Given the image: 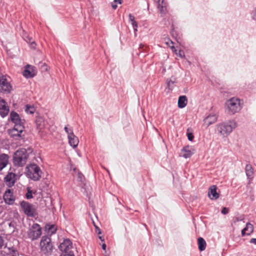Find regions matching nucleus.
Masks as SVG:
<instances>
[{
    "mask_svg": "<svg viewBox=\"0 0 256 256\" xmlns=\"http://www.w3.org/2000/svg\"><path fill=\"white\" fill-rule=\"evenodd\" d=\"M20 206L24 213L28 216H34L36 214V207L34 205L28 202L22 201L20 202Z\"/></svg>",
    "mask_w": 256,
    "mask_h": 256,
    "instance_id": "0eeeda50",
    "label": "nucleus"
},
{
    "mask_svg": "<svg viewBox=\"0 0 256 256\" xmlns=\"http://www.w3.org/2000/svg\"><path fill=\"white\" fill-rule=\"evenodd\" d=\"M168 4L164 0H162L161 2L158 3V8L162 16L166 15L168 13Z\"/></svg>",
    "mask_w": 256,
    "mask_h": 256,
    "instance_id": "f3484780",
    "label": "nucleus"
},
{
    "mask_svg": "<svg viewBox=\"0 0 256 256\" xmlns=\"http://www.w3.org/2000/svg\"><path fill=\"white\" fill-rule=\"evenodd\" d=\"M180 58L184 56V52L182 50H179L178 53L177 54Z\"/></svg>",
    "mask_w": 256,
    "mask_h": 256,
    "instance_id": "ea45409f",
    "label": "nucleus"
},
{
    "mask_svg": "<svg viewBox=\"0 0 256 256\" xmlns=\"http://www.w3.org/2000/svg\"><path fill=\"white\" fill-rule=\"evenodd\" d=\"M28 154L24 148H20L16 150L13 156V163L15 166H23L27 162Z\"/></svg>",
    "mask_w": 256,
    "mask_h": 256,
    "instance_id": "f03ea898",
    "label": "nucleus"
},
{
    "mask_svg": "<svg viewBox=\"0 0 256 256\" xmlns=\"http://www.w3.org/2000/svg\"><path fill=\"white\" fill-rule=\"evenodd\" d=\"M10 117L12 121L14 124V125L24 126V120L20 118L19 115L16 112H12L10 113Z\"/></svg>",
    "mask_w": 256,
    "mask_h": 256,
    "instance_id": "2eb2a0df",
    "label": "nucleus"
},
{
    "mask_svg": "<svg viewBox=\"0 0 256 256\" xmlns=\"http://www.w3.org/2000/svg\"><path fill=\"white\" fill-rule=\"evenodd\" d=\"M228 212V210L226 208H224L222 210V213L224 214H226Z\"/></svg>",
    "mask_w": 256,
    "mask_h": 256,
    "instance_id": "c9c22d12",
    "label": "nucleus"
},
{
    "mask_svg": "<svg viewBox=\"0 0 256 256\" xmlns=\"http://www.w3.org/2000/svg\"><path fill=\"white\" fill-rule=\"evenodd\" d=\"M2 244H3V240L0 237V248H1L2 246Z\"/></svg>",
    "mask_w": 256,
    "mask_h": 256,
    "instance_id": "c03bdc74",
    "label": "nucleus"
},
{
    "mask_svg": "<svg viewBox=\"0 0 256 256\" xmlns=\"http://www.w3.org/2000/svg\"><path fill=\"white\" fill-rule=\"evenodd\" d=\"M16 174L12 172H8L4 178L6 184L10 187L14 185L16 180Z\"/></svg>",
    "mask_w": 256,
    "mask_h": 256,
    "instance_id": "f8f14e48",
    "label": "nucleus"
},
{
    "mask_svg": "<svg viewBox=\"0 0 256 256\" xmlns=\"http://www.w3.org/2000/svg\"><path fill=\"white\" fill-rule=\"evenodd\" d=\"M158 0V3L161 2L160 0Z\"/></svg>",
    "mask_w": 256,
    "mask_h": 256,
    "instance_id": "864d4df0",
    "label": "nucleus"
},
{
    "mask_svg": "<svg viewBox=\"0 0 256 256\" xmlns=\"http://www.w3.org/2000/svg\"><path fill=\"white\" fill-rule=\"evenodd\" d=\"M12 86L5 76H0V91L8 93L12 90Z\"/></svg>",
    "mask_w": 256,
    "mask_h": 256,
    "instance_id": "1a4fd4ad",
    "label": "nucleus"
},
{
    "mask_svg": "<svg viewBox=\"0 0 256 256\" xmlns=\"http://www.w3.org/2000/svg\"><path fill=\"white\" fill-rule=\"evenodd\" d=\"M250 242L256 245V238H253L250 239Z\"/></svg>",
    "mask_w": 256,
    "mask_h": 256,
    "instance_id": "a19ab883",
    "label": "nucleus"
},
{
    "mask_svg": "<svg viewBox=\"0 0 256 256\" xmlns=\"http://www.w3.org/2000/svg\"><path fill=\"white\" fill-rule=\"evenodd\" d=\"M99 238L102 240V241H104V240L102 238V236H99Z\"/></svg>",
    "mask_w": 256,
    "mask_h": 256,
    "instance_id": "3c124183",
    "label": "nucleus"
},
{
    "mask_svg": "<svg viewBox=\"0 0 256 256\" xmlns=\"http://www.w3.org/2000/svg\"><path fill=\"white\" fill-rule=\"evenodd\" d=\"M25 111L28 114H32L34 113V108L33 106L26 105Z\"/></svg>",
    "mask_w": 256,
    "mask_h": 256,
    "instance_id": "c85d7f7f",
    "label": "nucleus"
},
{
    "mask_svg": "<svg viewBox=\"0 0 256 256\" xmlns=\"http://www.w3.org/2000/svg\"><path fill=\"white\" fill-rule=\"evenodd\" d=\"M26 197L28 199H30L32 198V194L31 192L28 191L26 194Z\"/></svg>",
    "mask_w": 256,
    "mask_h": 256,
    "instance_id": "f704fd0d",
    "label": "nucleus"
},
{
    "mask_svg": "<svg viewBox=\"0 0 256 256\" xmlns=\"http://www.w3.org/2000/svg\"><path fill=\"white\" fill-rule=\"evenodd\" d=\"M238 123L234 120L218 123L216 125V132L218 134L223 138L228 136L237 128Z\"/></svg>",
    "mask_w": 256,
    "mask_h": 256,
    "instance_id": "f257e3e1",
    "label": "nucleus"
},
{
    "mask_svg": "<svg viewBox=\"0 0 256 256\" xmlns=\"http://www.w3.org/2000/svg\"><path fill=\"white\" fill-rule=\"evenodd\" d=\"M144 44H140V48H142L144 47Z\"/></svg>",
    "mask_w": 256,
    "mask_h": 256,
    "instance_id": "8fccbe9b",
    "label": "nucleus"
},
{
    "mask_svg": "<svg viewBox=\"0 0 256 256\" xmlns=\"http://www.w3.org/2000/svg\"><path fill=\"white\" fill-rule=\"evenodd\" d=\"M188 138L189 140L192 141L194 138V136L192 133H188Z\"/></svg>",
    "mask_w": 256,
    "mask_h": 256,
    "instance_id": "e433bc0d",
    "label": "nucleus"
},
{
    "mask_svg": "<svg viewBox=\"0 0 256 256\" xmlns=\"http://www.w3.org/2000/svg\"><path fill=\"white\" fill-rule=\"evenodd\" d=\"M62 254L74 252L72 251V244L69 239H64L58 246Z\"/></svg>",
    "mask_w": 256,
    "mask_h": 256,
    "instance_id": "6e6552de",
    "label": "nucleus"
},
{
    "mask_svg": "<svg viewBox=\"0 0 256 256\" xmlns=\"http://www.w3.org/2000/svg\"><path fill=\"white\" fill-rule=\"evenodd\" d=\"M40 248L41 250L44 254H50L53 248L50 238L47 236H43L40 242Z\"/></svg>",
    "mask_w": 256,
    "mask_h": 256,
    "instance_id": "423d86ee",
    "label": "nucleus"
},
{
    "mask_svg": "<svg viewBox=\"0 0 256 256\" xmlns=\"http://www.w3.org/2000/svg\"><path fill=\"white\" fill-rule=\"evenodd\" d=\"M198 245L200 251H203L206 249V242L203 238H198Z\"/></svg>",
    "mask_w": 256,
    "mask_h": 256,
    "instance_id": "a878e982",
    "label": "nucleus"
},
{
    "mask_svg": "<svg viewBox=\"0 0 256 256\" xmlns=\"http://www.w3.org/2000/svg\"><path fill=\"white\" fill-rule=\"evenodd\" d=\"M49 232L51 233V234H54L56 232V228H55L54 225H51L48 228Z\"/></svg>",
    "mask_w": 256,
    "mask_h": 256,
    "instance_id": "473e14b6",
    "label": "nucleus"
},
{
    "mask_svg": "<svg viewBox=\"0 0 256 256\" xmlns=\"http://www.w3.org/2000/svg\"><path fill=\"white\" fill-rule=\"evenodd\" d=\"M32 38L28 37L27 40H26V42L30 44V46L32 48H35L36 46V44L34 41H31Z\"/></svg>",
    "mask_w": 256,
    "mask_h": 256,
    "instance_id": "7c9ffc66",
    "label": "nucleus"
},
{
    "mask_svg": "<svg viewBox=\"0 0 256 256\" xmlns=\"http://www.w3.org/2000/svg\"><path fill=\"white\" fill-rule=\"evenodd\" d=\"M194 153V148L191 146H187L182 149L180 154L182 157L187 158L190 157Z\"/></svg>",
    "mask_w": 256,
    "mask_h": 256,
    "instance_id": "ddd939ff",
    "label": "nucleus"
},
{
    "mask_svg": "<svg viewBox=\"0 0 256 256\" xmlns=\"http://www.w3.org/2000/svg\"><path fill=\"white\" fill-rule=\"evenodd\" d=\"M43 66H44V68L46 70H48V66H47L46 64H43Z\"/></svg>",
    "mask_w": 256,
    "mask_h": 256,
    "instance_id": "de8ad7c7",
    "label": "nucleus"
},
{
    "mask_svg": "<svg viewBox=\"0 0 256 256\" xmlns=\"http://www.w3.org/2000/svg\"><path fill=\"white\" fill-rule=\"evenodd\" d=\"M252 18L253 20H256V10H252L251 12Z\"/></svg>",
    "mask_w": 256,
    "mask_h": 256,
    "instance_id": "72a5a7b5",
    "label": "nucleus"
},
{
    "mask_svg": "<svg viewBox=\"0 0 256 256\" xmlns=\"http://www.w3.org/2000/svg\"><path fill=\"white\" fill-rule=\"evenodd\" d=\"M102 248L103 250H106V244H102Z\"/></svg>",
    "mask_w": 256,
    "mask_h": 256,
    "instance_id": "a18cd8bd",
    "label": "nucleus"
},
{
    "mask_svg": "<svg viewBox=\"0 0 256 256\" xmlns=\"http://www.w3.org/2000/svg\"><path fill=\"white\" fill-rule=\"evenodd\" d=\"M73 170L74 172H75L74 174H73L74 176V175H76L78 177V180L81 182H82L83 181H84V176H83V174L80 173V172H79L76 168H73Z\"/></svg>",
    "mask_w": 256,
    "mask_h": 256,
    "instance_id": "cd10ccee",
    "label": "nucleus"
},
{
    "mask_svg": "<svg viewBox=\"0 0 256 256\" xmlns=\"http://www.w3.org/2000/svg\"><path fill=\"white\" fill-rule=\"evenodd\" d=\"M176 82V78L172 76L169 80H167V87L170 90H172L174 88V84Z\"/></svg>",
    "mask_w": 256,
    "mask_h": 256,
    "instance_id": "393cba45",
    "label": "nucleus"
},
{
    "mask_svg": "<svg viewBox=\"0 0 256 256\" xmlns=\"http://www.w3.org/2000/svg\"><path fill=\"white\" fill-rule=\"evenodd\" d=\"M68 143L73 148L77 147L79 140L77 136L74 134L68 137Z\"/></svg>",
    "mask_w": 256,
    "mask_h": 256,
    "instance_id": "412c9836",
    "label": "nucleus"
},
{
    "mask_svg": "<svg viewBox=\"0 0 256 256\" xmlns=\"http://www.w3.org/2000/svg\"><path fill=\"white\" fill-rule=\"evenodd\" d=\"M173 44V42L171 40H169L168 42H166V44L169 45L170 44Z\"/></svg>",
    "mask_w": 256,
    "mask_h": 256,
    "instance_id": "09e8293b",
    "label": "nucleus"
},
{
    "mask_svg": "<svg viewBox=\"0 0 256 256\" xmlns=\"http://www.w3.org/2000/svg\"><path fill=\"white\" fill-rule=\"evenodd\" d=\"M9 112V108L6 102L3 99L0 98V115L4 118L6 116Z\"/></svg>",
    "mask_w": 256,
    "mask_h": 256,
    "instance_id": "4468645a",
    "label": "nucleus"
},
{
    "mask_svg": "<svg viewBox=\"0 0 256 256\" xmlns=\"http://www.w3.org/2000/svg\"><path fill=\"white\" fill-rule=\"evenodd\" d=\"M114 2L121 4L122 2V0H114Z\"/></svg>",
    "mask_w": 256,
    "mask_h": 256,
    "instance_id": "37998d69",
    "label": "nucleus"
},
{
    "mask_svg": "<svg viewBox=\"0 0 256 256\" xmlns=\"http://www.w3.org/2000/svg\"><path fill=\"white\" fill-rule=\"evenodd\" d=\"M208 196L211 200H216L218 198L219 194L216 192V186L213 185L210 188Z\"/></svg>",
    "mask_w": 256,
    "mask_h": 256,
    "instance_id": "6ab92c4d",
    "label": "nucleus"
},
{
    "mask_svg": "<svg viewBox=\"0 0 256 256\" xmlns=\"http://www.w3.org/2000/svg\"><path fill=\"white\" fill-rule=\"evenodd\" d=\"M131 22V24H132V26L133 27L134 32L136 33L138 31V30H137V28H138V24H137L135 20H133L132 22Z\"/></svg>",
    "mask_w": 256,
    "mask_h": 256,
    "instance_id": "2f4dec72",
    "label": "nucleus"
},
{
    "mask_svg": "<svg viewBox=\"0 0 256 256\" xmlns=\"http://www.w3.org/2000/svg\"><path fill=\"white\" fill-rule=\"evenodd\" d=\"M36 128L40 130H42L44 126V121L42 118L40 117L36 118Z\"/></svg>",
    "mask_w": 256,
    "mask_h": 256,
    "instance_id": "b1692460",
    "label": "nucleus"
},
{
    "mask_svg": "<svg viewBox=\"0 0 256 256\" xmlns=\"http://www.w3.org/2000/svg\"><path fill=\"white\" fill-rule=\"evenodd\" d=\"M217 120V116L216 115H210L206 117L204 121V124L206 126H208L214 123Z\"/></svg>",
    "mask_w": 256,
    "mask_h": 256,
    "instance_id": "4be33fe9",
    "label": "nucleus"
},
{
    "mask_svg": "<svg viewBox=\"0 0 256 256\" xmlns=\"http://www.w3.org/2000/svg\"><path fill=\"white\" fill-rule=\"evenodd\" d=\"M36 74L34 68L30 65H27L23 72V75L27 78H32Z\"/></svg>",
    "mask_w": 256,
    "mask_h": 256,
    "instance_id": "dca6fc26",
    "label": "nucleus"
},
{
    "mask_svg": "<svg viewBox=\"0 0 256 256\" xmlns=\"http://www.w3.org/2000/svg\"><path fill=\"white\" fill-rule=\"evenodd\" d=\"M246 172L247 177L250 178L253 174V170L252 166L250 164H246Z\"/></svg>",
    "mask_w": 256,
    "mask_h": 256,
    "instance_id": "bb28decb",
    "label": "nucleus"
},
{
    "mask_svg": "<svg viewBox=\"0 0 256 256\" xmlns=\"http://www.w3.org/2000/svg\"><path fill=\"white\" fill-rule=\"evenodd\" d=\"M170 47V48L173 50V51H174L176 52V50L175 48L172 46H170V45H169Z\"/></svg>",
    "mask_w": 256,
    "mask_h": 256,
    "instance_id": "49530a36",
    "label": "nucleus"
},
{
    "mask_svg": "<svg viewBox=\"0 0 256 256\" xmlns=\"http://www.w3.org/2000/svg\"><path fill=\"white\" fill-rule=\"evenodd\" d=\"M114 2L112 3V6L114 9H116L117 8V5L114 4Z\"/></svg>",
    "mask_w": 256,
    "mask_h": 256,
    "instance_id": "79ce46f5",
    "label": "nucleus"
},
{
    "mask_svg": "<svg viewBox=\"0 0 256 256\" xmlns=\"http://www.w3.org/2000/svg\"><path fill=\"white\" fill-rule=\"evenodd\" d=\"M60 256H74V252L62 254Z\"/></svg>",
    "mask_w": 256,
    "mask_h": 256,
    "instance_id": "4c0bfd02",
    "label": "nucleus"
},
{
    "mask_svg": "<svg viewBox=\"0 0 256 256\" xmlns=\"http://www.w3.org/2000/svg\"><path fill=\"white\" fill-rule=\"evenodd\" d=\"M226 106L227 112L231 115L238 112L242 108L240 100L234 97L226 102Z\"/></svg>",
    "mask_w": 256,
    "mask_h": 256,
    "instance_id": "7ed1b4c3",
    "label": "nucleus"
},
{
    "mask_svg": "<svg viewBox=\"0 0 256 256\" xmlns=\"http://www.w3.org/2000/svg\"><path fill=\"white\" fill-rule=\"evenodd\" d=\"M24 128V126L22 125H14V128L9 130V134L13 138L21 137Z\"/></svg>",
    "mask_w": 256,
    "mask_h": 256,
    "instance_id": "9d476101",
    "label": "nucleus"
},
{
    "mask_svg": "<svg viewBox=\"0 0 256 256\" xmlns=\"http://www.w3.org/2000/svg\"><path fill=\"white\" fill-rule=\"evenodd\" d=\"M9 156L5 154H0V172L8 164Z\"/></svg>",
    "mask_w": 256,
    "mask_h": 256,
    "instance_id": "a211bd4d",
    "label": "nucleus"
},
{
    "mask_svg": "<svg viewBox=\"0 0 256 256\" xmlns=\"http://www.w3.org/2000/svg\"><path fill=\"white\" fill-rule=\"evenodd\" d=\"M239 220H240L238 218H236V222H238Z\"/></svg>",
    "mask_w": 256,
    "mask_h": 256,
    "instance_id": "603ef678",
    "label": "nucleus"
},
{
    "mask_svg": "<svg viewBox=\"0 0 256 256\" xmlns=\"http://www.w3.org/2000/svg\"><path fill=\"white\" fill-rule=\"evenodd\" d=\"M188 102V99L185 96H181L178 100V106L179 108H184Z\"/></svg>",
    "mask_w": 256,
    "mask_h": 256,
    "instance_id": "5701e85b",
    "label": "nucleus"
},
{
    "mask_svg": "<svg viewBox=\"0 0 256 256\" xmlns=\"http://www.w3.org/2000/svg\"><path fill=\"white\" fill-rule=\"evenodd\" d=\"M128 18H129V20H130V22H132L133 20H134V17L132 14H129Z\"/></svg>",
    "mask_w": 256,
    "mask_h": 256,
    "instance_id": "58836bf2",
    "label": "nucleus"
},
{
    "mask_svg": "<svg viewBox=\"0 0 256 256\" xmlns=\"http://www.w3.org/2000/svg\"><path fill=\"white\" fill-rule=\"evenodd\" d=\"M14 256V255H13V256Z\"/></svg>",
    "mask_w": 256,
    "mask_h": 256,
    "instance_id": "5fc2aeb1",
    "label": "nucleus"
},
{
    "mask_svg": "<svg viewBox=\"0 0 256 256\" xmlns=\"http://www.w3.org/2000/svg\"><path fill=\"white\" fill-rule=\"evenodd\" d=\"M3 198L6 203L8 204H12L14 202L15 200L13 195V190L10 189H8L5 192Z\"/></svg>",
    "mask_w": 256,
    "mask_h": 256,
    "instance_id": "9b49d317",
    "label": "nucleus"
},
{
    "mask_svg": "<svg viewBox=\"0 0 256 256\" xmlns=\"http://www.w3.org/2000/svg\"><path fill=\"white\" fill-rule=\"evenodd\" d=\"M42 228L38 224H34L27 232L28 238L32 240L38 239L42 235Z\"/></svg>",
    "mask_w": 256,
    "mask_h": 256,
    "instance_id": "39448f33",
    "label": "nucleus"
},
{
    "mask_svg": "<svg viewBox=\"0 0 256 256\" xmlns=\"http://www.w3.org/2000/svg\"><path fill=\"white\" fill-rule=\"evenodd\" d=\"M64 130L68 134V137L70 136L71 134L72 135L74 134L72 128H68V126H66L64 128Z\"/></svg>",
    "mask_w": 256,
    "mask_h": 256,
    "instance_id": "c756f323",
    "label": "nucleus"
},
{
    "mask_svg": "<svg viewBox=\"0 0 256 256\" xmlns=\"http://www.w3.org/2000/svg\"><path fill=\"white\" fill-rule=\"evenodd\" d=\"M26 176L34 181L40 180L42 176V170L36 164H30L26 167Z\"/></svg>",
    "mask_w": 256,
    "mask_h": 256,
    "instance_id": "20e7f679",
    "label": "nucleus"
},
{
    "mask_svg": "<svg viewBox=\"0 0 256 256\" xmlns=\"http://www.w3.org/2000/svg\"><path fill=\"white\" fill-rule=\"evenodd\" d=\"M254 231L253 225L250 223L248 222L246 224V227L242 230V236L246 235L248 236L250 234Z\"/></svg>",
    "mask_w": 256,
    "mask_h": 256,
    "instance_id": "aec40b11",
    "label": "nucleus"
}]
</instances>
